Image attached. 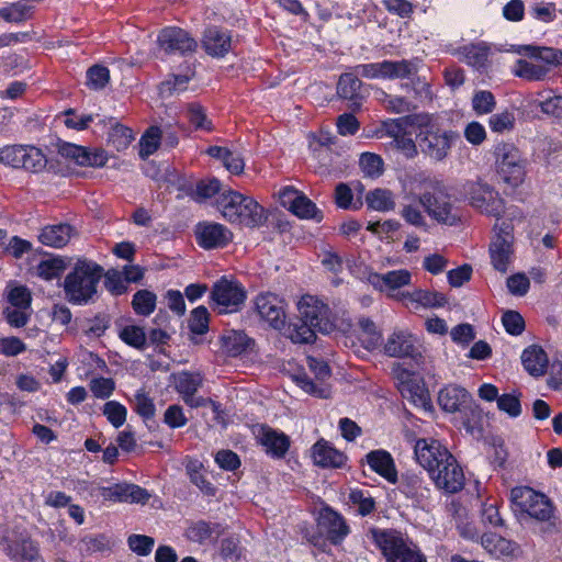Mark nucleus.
<instances>
[{"instance_id":"obj_1","label":"nucleus","mask_w":562,"mask_h":562,"mask_svg":"<svg viewBox=\"0 0 562 562\" xmlns=\"http://www.w3.org/2000/svg\"><path fill=\"white\" fill-rule=\"evenodd\" d=\"M401 121L407 122L417 130L416 139L422 153L436 162L449 156L459 137L457 132L443 128L438 119L426 113L408 115Z\"/></svg>"},{"instance_id":"obj_2","label":"nucleus","mask_w":562,"mask_h":562,"mask_svg":"<svg viewBox=\"0 0 562 562\" xmlns=\"http://www.w3.org/2000/svg\"><path fill=\"white\" fill-rule=\"evenodd\" d=\"M104 274L97 262L79 258L64 280V292L72 304H87L97 294L98 285Z\"/></svg>"},{"instance_id":"obj_3","label":"nucleus","mask_w":562,"mask_h":562,"mask_svg":"<svg viewBox=\"0 0 562 562\" xmlns=\"http://www.w3.org/2000/svg\"><path fill=\"white\" fill-rule=\"evenodd\" d=\"M518 53L528 56L529 59H518L513 74L528 81L544 80L552 67L562 65V50L553 47L524 45L519 47Z\"/></svg>"},{"instance_id":"obj_4","label":"nucleus","mask_w":562,"mask_h":562,"mask_svg":"<svg viewBox=\"0 0 562 562\" xmlns=\"http://www.w3.org/2000/svg\"><path fill=\"white\" fill-rule=\"evenodd\" d=\"M217 209L233 224L256 227L266 220L263 209L252 198L233 190L220 195Z\"/></svg>"},{"instance_id":"obj_5","label":"nucleus","mask_w":562,"mask_h":562,"mask_svg":"<svg viewBox=\"0 0 562 562\" xmlns=\"http://www.w3.org/2000/svg\"><path fill=\"white\" fill-rule=\"evenodd\" d=\"M369 533L386 562H427L424 554L411 547L407 539L397 530L373 528Z\"/></svg>"},{"instance_id":"obj_6","label":"nucleus","mask_w":562,"mask_h":562,"mask_svg":"<svg viewBox=\"0 0 562 562\" xmlns=\"http://www.w3.org/2000/svg\"><path fill=\"white\" fill-rule=\"evenodd\" d=\"M383 353L392 358H409L412 366L424 369L426 357L419 339L407 329H394L382 347Z\"/></svg>"},{"instance_id":"obj_7","label":"nucleus","mask_w":562,"mask_h":562,"mask_svg":"<svg viewBox=\"0 0 562 562\" xmlns=\"http://www.w3.org/2000/svg\"><path fill=\"white\" fill-rule=\"evenodd\" d=\"M510 501L514 506L529 517L548 522L554 517L552 502L542 493L528 486H517L510 491Z\"/></svg>"},{"instance_id":"obj_8","label":"nucleus","mask_w":562,"mask_h":562,"mask_svg":"<svg viewBox=\"0 0 562 562\" xmlns=\"http://www.w3.org/2000/svg\"><path fill=\"white\" fill-rule=\"evenodd\" d=\"M420 202L424 211L436 222L446 225H456L461 216L456 205L454 199L447 192L443 183L440 189L425 191L420 193Z\"/></svg>"},{"instance_id":"obj_9","label":"nucleus","mask_w":562,"mask_h":562,"mask_svg":"<svg viewBox=\"0 0 562 562\" xmlns=\"http://www.w3.org/2000/svg\"><path fill=\"white\" fill-rule=\"evenodd\" d=\"M392 374L404 400L424 411L431 408L429 392L425 383L416 378L414 370L404 367L402 363H394Z\"/></svg>"},{"instance_id":"obj_10","label":"nucleus","mask_w":562,"mask_h":562,"mask_svg":"<svg viewBox=\"0 0 562 562\" xmlns=\"http://www.w3.org/2000/svg\"><path fill=\"white\" fill-rule=\"evenodd\" d=\"M213 307L221 314L238 311L246 300L243 285L226 277L214 283L211 292Z\"/></svg>"},{"instance_id":"obj_11","label":"nucleus","mask_w":562,"mask_h":562,"mask_svg":"<svg viewBox=\"0 0 562 562\" xmlns=\"http://www.w3.org/2000/svg\"><path fill=\"white\" fill-rule=\"evenodd\" d=\"M306 366L313 378L306 372L295 374L294 381L296 384L308 394L321 398L328 397L330 394L329 386L326 383V380L330 376L328 364L322 359L307 357Z\"/></svg>"},{"instance_id":"obj_12","label":"nucleus","mask_w":562,"mask_h":562,"mask_svg":"<svg viewBox=\"0 0 562 562\" xmlns=\"http://www.w3.org/2000/svg\"><path fill=\"white\" fill-rule=\"evenodd\" d=\"M497 172L502 179L516 187L522 182L525 166L519 150L509 143H499L495 146Z\"/></svg>"},{"instance_id":"obj_13","label":"nucleus","mask_w":562,"mask_h":562,"mask_svg":"<svg viewBox=\"0 0 562 562\" xmlns=\"http://www.w3.org/2000/svg\"><path fill=\"white\" fill-rule=\"evenodd\" d=\"M471 206L483 214L499 217L504 213V202L492 187L482 182H469L464 187Z\"/></svg>"},{"instance_id":"obj_14","label":"nucleus","mask_w":562,"mask_h":562,"mask_svg":"<svg viewBox=\"0 0 562 562\" xmlns=\"http://www.w3.org/2000/svg\"><path fill=\"white\" fill-rule=\"evenodd\" d=\"M300 321L323 334L330 333L335 325L330 319L329 307L318 299L306 295L299 302Z\"/></svg>"},{"instance_id":"obj_15","label":"nucleus","mask_w":562,"mask_h":562,"mask_svg":"<svg viewBox=\"0 0 562 562\" xmlns=\"http://www.w3.org/2000/svg\"><path fill=\"white\" fill-rule=\"evenodd\" d=\"M414 452L416 461L429 473V476L452 457V453L435 439H418Z\"/></svg>"},{"instance_id":"obj_16","label":"nucleus","mask_w":562,"mask_h":562,"mask_svg":"<svg viewBox=\"0 0 562 562\" xmlns=\"http://www.w3.org/2000/svg\"><path fill=\"white\" fill-rule=\"evenodd\" d=\"M157 42L166 54L187 55L198 48V42L187 31L175 26L161 30Z\"/></svg>"},{"instance_id":"obj_17","label":"nucleus","mask_w":562,"mask_h":562,"mask_svg":"<svg viewBox=\"0 0 562 562\" xmlns=\"http://www.w3.org/2000/svg\"><path fill=\"white\" fill-rule=\"evenodd\" d=\"M430 479L439 490L450 494L461 491L465 482L463 470L453 456L438 468Z\"/></svg>"},{"instance_id":"obj_18","label":"nucleus","mask_w":562,"mask_h":562,"mask_svg":"<svg viewBox=\"0 0 562 562\" xmlns=\"http://www.w3.org/2000/svg\"><path fill=\"white\" fill-rule=\"evenodd\" d=\"M0 544L8 557L15 562H33L38 558L36 543L25 535H7L0 538Z\"/></svg>"},{"instance_id":"obj_19","label":"nucleus","mask_w":562,"mask_h":562,"mask_svg":"<svg viewBox=\"0 0 562 562\" xmlns=\"http://www.w3.org/2000/svg\"><path fill=\"white\" fill-rule=\"evenodd\" d=\"M256 311L271 327L280 329L285 323L283 301L276 294L262 293L256 297Z\"/></svg>"},{"instance_id":"obj_20","label":"nucleus","mask_w":562,"mask_h":562,"mask_svg":"<svg viewBox=\"0 0 562 562\" xmlns=\"http://www.w3.org/2000/svg\"><path fill=\"white\" fill-rule=\"evenodd\" d=\"M100 494L104 499L124 503L145 504L150 494L143 487L130 483H115L100 487Z\"/></svg>"},{"instance_id":"obj_21","label":"nucleus","mask_w":562,"mask_h":562,"mask_svg":"<svg viewBox=\"0 0 562 562\" xmlns=\"http://www.w3.org/2000/svg\"><path fill=\"white\" fill-rule=\"evenodd\" d=\"M195 235L199 245L204 249L225 247L233 238L231 231L218 223H200Z\"/></svg>"},{"instance_id":"obj_22","label":"nucleus","mask_w":562,"mask_h":562,"mask_svg":"<svg viewBox=\"0 0 562 562\" xmlns=\"http://www.w3.org/2000/svg\"><path fill=\"white\" fill-rule=\"evenodd\" d=\"M59 154L79 166L102 167L106 164L108 157L104 150H89L87 147L65 143L59 146Z\"/></svg>"},{"instance_id":"obj_23","label":"nucleus","mask_w":562,"mask_h":562,"mask_svg":"<svg viewBox=\"0 0 562 562\" xmlns=\"http://www.w3.org/2000/svg\"><path fill=\"white\" fill-rule=\"evenodd\" d=\"M256 437L265 451L272 458H283L290 448L289 436L267 425L259 427Z\"/></svg>"},{"instance_id":"obj_24","label":"nucleus","mask_w":562,"mask_h":562,"mask_svg":"<svg viewBox=\"0 0 562 562\" xmlns=\"http://www.w3.org/2000/svg\"><path fill=\"white\" fill-rule=\"evenodd\" d=\"M398 491L417 504H424V502L429 499L431 494V490L425 477L422 474L413 472L402 474Z\"/></svg>"},{"instance_id":"obj_25","label":"nucleus","mask_w":562,"mask_h":562,"mask_svg":"<svg viewBox=\"0 0 562 562\" xmlns=\"http://www.w3.org/2000/svg\"><path fill=\"white\" fill-rule=\"evenodd\" d=\"M319 527L333 544L340 543L350 531L344 517L331 508H324L321 512Z\"/></svg>"},{"instance_id":"obj_26","label":"nucleus","mask_w":562,"mask_h":562,"mask_svg":"<svg viewBox=\"0 0 562 562\" xmlns=\"http://www.w3.org/2000/svg\"><path fill=\"white\" fill-rule=\"evenodd\" d=\"M202 47L212 57H224L232 48V36L225 30L209 27L203 34Z\"/></svg>"},{"instance_id":"obj_27","label":"nucleus","mask_w":562,"mask_h":562,"mask_svg":"<svg viewBox=\"0 0 562 562\" xmlns=\"http://www.w3.org/2000/svg\"><path fill=\"white\" fill-rule=\"evenodd\" d=\"M470 400V393L464 387L454 384L445 386L438 393V404L448 413L460 412Z\"/></svg>"},{"instance_id":"obj_28","label":"nucleus","mask_w":562,"mask_h":562,"mask_svg":"<svg viewBox=\"0 0 562 562\" xmlns=\"http://www.w3.org/2000/svg\"><path fill=\"white\" fill-rule=\"evenodd\" d=\"M404 202L402 203V207L400 214L402 218L412 226L418 228H425L427 226V220L424 215V207L420 202V193L416 194L413 192L406 193L403 196Z\"/></svg>"},{"instance_id":"obj_29","label":"nucleus","mask_w":562,"mask_h":562,"mask_svg":"<svg viewBox=\"0 0 562 562\" xmlns=\"http://www.w3.org/2000/svg\"><path fill=\"white\" fill-rule=\"evenodd\" d=\"M372 471L383 476L387 482L397 481V471L392 456L385 450H373L366 456Z\"/></svg>"},{"instance_id":"obj_30","label":"nucleus","mask_w":562,"mask_h":562,"mask_svg":"<svg viewBox=\"0 0 562 562\" xmlns=\"http://www.w3.org/2000/svg\"><path fill=\"white\" fill-rule=\"evenodd\" d=\"M75 228L66 223L45 226L38 238L40 241L49 247L61 248L68 244L70 238L75 235Z\"/></svg>"},{"instance_id":"obj_31","label":"nucleus","mask_w":562,"mask_h":562,"mask_svg":"<svg viewBox=\"0 0 562 562\" xmlns=\"http://www.w3.org/2000/svg\"><path fill=\"white\" fill-rule=\"evenodd\" d=\"M312 457L314 463L322 468H340L346 460L344 453L325 440H319L313 446Z\"/></svg>"},{"instance_id":"obj_32","label":"nucleus","mask_w":562,"mask_h":562,"mask_svg":"<svg viewBox=\"0 0 562 562\" xmlns=\"http://www.w3.org/2000/svg\"><path fill=\"white\" fill-rule=\"evenodd\" d=\"M412 274L406 269L393 270L386 273H371L369 282L381 291L384 289L396 290L409 284Z\"/></svg>"},{"instance_id":"obj_33","label":"nucleus","mask_w":562,"mask_h":562,"mask_svg":"<svg viewBox=\"0 0 562 562\" xmlns=\"http://www.w3.org/2000/svg\"><path fill=\"white\" fill-rule=\"evenodd\" d=\"M521 362L529 374L541 376L546 372L548 357L541 348L531 346L524 350Z\"/></svg>"},{"instance_id":"obj_34","label":"nucleus","mask_w":562,"mask_h":562,"mask_svg":"<svg viewBox=\"0 0 562 562\" xmlns=\"http://www.w3.org/2000/svg\"><path fill=\"white\" fill-rule=\"evenodd\" d=\"M513 244L506 240H493L490 246L491 262L495 270L505 273L512 262Z\"/></svg>"},{"instance_id":"obj_35","label":"nucleus","mask_w":562,"mask_h":562,"mask_svg":"<svg viewBox=\"0 0 562 562\" xmlns=\"http://www.w3.org/2000/svg\"><path fill=\"white\" fill-rule=\"evenodd\" d=\"M404 299L426 308L441 307L447 303L446 296L436 291L417 289L402 294Z\"/></svg>"},{"instance_id":"obj_36","label":"nucleus","mask_w":562,"mask_h":562,"mask_svg":"<svg viewBox=\"0 0 562 562\" xmlns=\"http://www.w3.org/2000/svg\"><path fill=\"white\" fill-rule=\"evenodd\" d=\"M358 324L360 327L359 339L367 350H375L383 347L382 335L371 319L362 317Z\"/></svg>"},{"instance_id":"obj_37","label":"nucleus","mask_w":562,"mask_h":562,"mask_svg":"<svg viewBox=\"0 0 562 562\" xmlns=\"http://www.w3.org/2000/svg\"><path fill=\"white\" fill-rule=\"evenodd\" d=\"M385 79H411L418 71V65L414 60H385Z\"/></svg>"},{"instance_id":"obj_38","label":"nucleus","mask_w":562,"mask_h":562,"mask_svg":"<svg viewBox=\"0 0 562 562\" xmlns=\"http://www.w3.org/2000/svg\"><path fill=\"white\" fill-rule=\"evenodd\" d=\"M366 203L368 207L379 212H387L395 209L394 195L387 189L369 191L366 195Z\"/></svg>"},{"instance_id":"obj_39","label":"nucleus","mask_w":562,"mask_h":562,"mask_svg":"<svg viewBox=\"0 0 562 562\" xmlns=\"http://www.w3.org/2000/svg\"><path fill=\"white\" fill-rule=\"evenodd\" d=\"M34 0H21L0 9V16L8 22H22L32 15Z\"/></svg>"},{"instance_id":"obj_40","label":"nucleus","mask_w":562,"mask_h":562,"mask_svg":"<svg viewBox=\"0 0 562 562\" xmlns=\"http://www.w3.org/2000/svg\"><path fill=\"white\" fill-rule=\"evenodd\" d=\"M360 75H356L355 67L352 68V72H345L339 77L337 83V93L340 98L347 100H353L357 98L361 81L359 80Z\"/></svg>"},{"instance_id":"obj_41","label":"nucleus","mask_w":562,"mask_h":562,"mask_svg":"<svg viewBox=\"0 0 562 562\" xmlns=\"http://www.w3.org/2000/svg\"><path fill=\"white\" fill-rule=\"evenodd\" d=\"M463 60L475 68L485 66L488 58V48L484 44H471L462 48Z\"/></svg>"},{"instance_id":"obj_42","label":"nucleus","mask_w":562,"mask_h":562,"mask_svg":"<svg viewBox=\"0 0 562 562\" xmlns=\"http://www.w3.org/2000/svg\"><path fill=\"white\" fill-rule=\"evenodd\" d=\"M472 110L476 115H486L493 113L496 108V99L488 90L475 91L472 100Z\"/></svg>"},{"instance_id":"obj_43","label":"nucleus","mask_w":562,"mask_h":562,"mask_svg":"<svg viewBox=\"0 0 562 562\" xmlns=\"http://www.w3.org/2000/svg\"><path fill=\"white\" fill-rule=\"evenodd\" d=\"M65 269V260L61 257H54L42 260L36 267V272L38 277L45 280H53L59 278Z\"/></svg>"},{"instance_id":"obj_44","label":"nucleus","mask_w":562,"mask_h":562,"mask_svg":"<svg viewBox=\"0 0 562 562\" xmlns=\"http://www.w3.org/2000/svg\"><path fill=\"white\" fill-rule=\"evenodd\" d=\"M201 469L202 464L199 461H189L186 467L190 481L196 485L204 494L214 496L215 487L205 479Z\"/></svg>"},{"instance_id":"obj_45","label":"nucleus","mask_w":562,"mask_h":562,"mask_svg":"<svg viewBox=\"0 0 562 562\" xmlns=\"http://www.w3.org/2000/svg\"><path fill=\"white\" fill-rule=\"evenodd\" d=\"M224 347L231 356H239L251 345V339L241 331H233L224 337Z\"/></svg>"},{"instance_id":"obj_46","label":"nucleus","mask_w":562,"mask_h":562,"mask_svg":"<svg viewBox=\"0 0 562 562\" xmlns=\"http://www.w3.org/2000/svg\"><path fill=\"white\" fill-rule=\"evenodd\" d=\"M132 305L136 314L147 316L155 310L156 295L148 290H139L134 294Z\"/></svg>"},{"instance_id":"obj_47","label":"nucleus","mask_w":562,"mask_h":562,"mask_svg":"<svg viewBox=\"0 0 562 562\" xmlns=\"http://www.w3.org/2000/svg\"><path fill=\"white\" fill-rule=\"evenodd\" d=\"M161 139V131L156 127H149L139 140V156L145 159L153 155L159 146Z\"/></svg>"},{"instance_id":"obj_48","label":"nucleus","mask_w":562,"mask_h":562,"mask_svg":"<svg viewBox=\"0 0 562 562\" xmlns=\"http://www.w3.org/2000/svg\"><path fill=\"white\" fill-rule=\"evenodd\" d=\"M291 212L301 218H312L317 222H321L323 218V214L315 203L304 194L300 195Z\"/></svg>"},{"instance_id":"obj_49","label":"nucleus","mask_w":562,"mask_h":562,"mask_svg":"<svg viewBox=\"0 0 562 562\" xmlns=\"http://www.w3.org/2000/svg\"><path fill=\"white\" fill-rule=\"evenodd\" d=\"M515 121L514 112L504 110L490 116L488 126L492 132L502 134L514 130Z\"/></svg>"},{"instance_id":"obj_50","label":"nucleus","mask_w":562,"mask_h":562,"mask_svg":"<svg viewBox=\"0 0 562 562\" xmlns=\"http://www.w3.org/2000/svg\"><path fill=\"white\" fill-rule=\"evenodd\" d=\"M316 328L299 321L288 327V337L295 344H308L315 339Z\"/></svg>"},{"instance_id":"obj_51","label":"nucleus","mask_w":562,"mask_h":562,"mask_svg":"<svg viewBox=\"0 0 562 562\" xmlns=\"http://www.w3.org/2000/svg\"><path fill=\"white\" fill-rule=\"evenodd\" d=\"M481 543L491 554H507L512 551V543L496 533H484Z\"/></svg>"},{"instance_id":"obj_52","label":"nucleus","mask_w":562,"mask_h":562,"mask_svg":"<svg viewBox=\"0 0 562 562\" xmlns=\"http://www.w3.org/2000/svg\"><path fill=\"white\" fill-rule=\"evenodd\" d=\"M202 384V378L199 373L182 372L177 379V390L184 398L195 394Z\"/></svg>"},{"instance_id":"obj_53","label":"nucleus","mask_w":562,"mask_h":562,"mask_svg":"<svg viewBox=\"0 0 562 562\" xmlns=\"http://www.w3.org/2000/svg\"><path fill=\"white\" fill-rule=\"evenodd\" d=\"M110 81V71L106 67L94 65L87 70V86L92 90L103 89Z\"/></svg>"},{"instance_id":"obj_54","label":"nucleus","mask_w":562,"mask_h":562,"mask_svg":"<svg viewBox=\"0 0 562 562\" xmlns=\"http://www.w3.org/2000/svg\"><path fill=\"white\" fill-rule=\"evenodd\" d=\"M359 165L363 173L370 178H376L383 172L382 158L372 153H363L360 156Z\"/></svg>"},{"instance_id":"obj_55","label":"nucleus","mask_w":562,"mask_h":562,"mask_svg":"<svg viewBox=\"0 0 562 562\" xmlns=\"http://www.w3.org/2000/svg\"><path fill=\"white\" fill-rule=\"evenodd\" d=\"M191 79L190 75H172L169 79L160 85V93L164 97H171L175 93H180L187 90L188 83Z\"/></svg>"},{"instance_id":"obj_56","label":"nucleus","mask_w":562,"mask_h":562,"mask_svg":"<svg viewBox=\"0 0 562 562\" xmlns=\"http://www.w3.org/2000/svg\"><path fill=\"white\" fill-rule=\"evenodd\" d=\"M133 138L132 130L121 124L114 125L109 133V142L119 151L127 148Z\"/></svg>"},{"instance_id":"obj_57","label":"nucleus","mask_w":562,"mask_h":562,"mask_svg":"<svg viewBox=\"0 0 562 562\" xmlns=\"http://www.w3.org/2000/svg\"><path fill=\"white\" fill-rule=\"evenodd\" d=\"M24 156L25 146H5L0 149V161L13 168H22V165H25Z\"/></svg>"},{"instance_id":"obj_58","label":"nucleus","mask_w":562,"mask_h":562,"mask_svg":"<svg viewBox=\"0 0 562 562\" xmlns=\"http://www.w3.org/2000/svg\"><path fill=\"white\" fill-rule=\"evenodd\" d=\"M213 528L204 520L193 522L186 530V537L190 541L204 543L212 538Z\"/></svg>"},{"instance_id":"obj_59","label":"nucleus","mask_w":562,"mask_h":562,"mask_svg":"<svg viewBox=\"0 0 562 562\" xmlns=\"http://www.w3.org/2000/svg\"><path fill=\"white\" fill-rule=\"evenodd\" d=\"M189 328L193 334L203 335L209 329V312L206 307L199 306L191 312Z\"/></svg>"},{"instance_id":"obj_60","label":"nucleus","mask_w":562,"mask_h":562,"mask_svg":"<svg viewBox=\"0 0 562 562\" xmlns=\"http://www.w3.org/2000/svg\"><path fill=\"white\" fill-rule=\"evenodd\" d=\"M349 501L353 505L358 506V513L361 516L369 515L375 507L374 499L369 495L368 492L362 490H352L349 494Z\"/></svg>"},{"instance_id":"obj_61","label":"nucleus","mask_w":562,"mask_h":562,"mask_svg":"<svg viewBox=\"0 0 562 562\" xmlns=\"http://www.w3.org/2000/svg\"><path fill=\"white\" fill-rule=\"evenodd\" d=\"M120 338L127 345L142 349L146 344V334L139 326H125L121 333Z\"/></svg>"},{"instance_id":"obj_62","label":"nucleus","mask_w":562,"mask_h":562,"mask_svg":"<svg viewBox=\"0 0 562 562\" xmlns=\"http://www.w3.org/2000/svg\"><path fill=\"white\" fill-rule=\"evenodd\" d=\"M103 414L115 428H119L125 423L127 412L121 403L110 401L104 404Z\"/></svg>"},{"instance_id":"obj_63","label":"nucleus","mask_w":562,"mask_h":562,"mask_svg":"<svg viewBox=\"0 0 562 562\" xmlns=\"http://www.w3.org/2000/svg\"><path fill=\"white\" fill-rule=\"evenodd\" d=\"M133 402L135 412L144 419H149L155 416V404L143 390L136 392Z\"/></svg>"},{"instance_id":"obj_64","label":"nucleus","mask_w":562,"mask_h":562,"mask_svg":"<svg viewBox=\"0 0 562 562\" xmlns=\"http://www.w3.org/2000/svg\"><path fill=\"white\" fill-rule=\"evenodd\" d=\"M541 98L538 105L542 112L554 116H562V95H547L546 91L539 93Z\"/></svg>"}]
</instances>
